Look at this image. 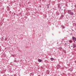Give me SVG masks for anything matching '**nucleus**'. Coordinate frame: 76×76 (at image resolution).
Instances as JSON below:
<instances>
[{
    "instance_id": "nucleus-4",
    "label": "nucleus",
    "mask_w": 76,
    "mask_h": 76,
    "mask_svg": "<svg viewBox=\"0 0 76 76\" xmlns=\"http://www.w3.org/2000/svg\"><path fill=\"white\" fill-rule=\"evenodd\" d=\"M61 5L60 4H58V8H60V7H61Z\"/></svg>"
},
{
    "instance_id": "nucleus-11",
    "label": "nucleus",
    "mask_w": 76,
    "mask_h": 76,
    "mask_svg": "<svg viewBox=\"0 0 76 76\" xmlns=\"http://www.w3.org/2000/svg\"><path fill=\"white\" fill-rule=\"evenodd\" d=\"M69 42H71H71H72V40H69Z\"/></svg>"
},
{
    "instance_id": "nucleus-1",
    "label": "nucleus",
    "mask_w": 76,
    "mask_h": 76,
    "mask_svg": "<svg viewBox=\"0 0 76 76\" xmlns=\"http://www.w3.org/2000/svg\"><path fill=\"white\" fill-rule=\"evenodd\" d=\"M67 13H68L69 15H74V13H73V12H72V10H68Z\"/></svg>"
},
{
    "instance_id": "nucleus-18",
    "label": "nucleus",
    "mask_w": 76,
    "mask_h": 76,
    "mask_svg": "<svg viewBox=\"0 0 76 76\" xmlns=\"http://www.w3.org/2000/svg\"><path fill=\"white\" fill-rule=\"evenodd\" d=\"M73 34L71 33L70 34V35H73Z\"/></svg>"
},
{
    "instance_id": "nucleus-14",
    "label": "nucleus",
    "mask_w": 76,
    "mask_h": 76,
    "mask_svg": "<svg viewBox=\"0 0 76 76\" xmlns=\"http://www.w3.org/2000/svg\"><path fill=\"white\" fill-rule=\"evenodd\" d=\"M65 45H67V44L65 43Z\"/></svg>"
},
{
    "instance_id": "nucleus-17",
    "label": "nucleus",
    "mask_w": 76,
    "mask_h": 76,
    "mask_svg": "<svg viewBox=\"0 0 76 76\" xmlns=\"http://www.w3.org/2000/svg\"><path fill=\"white\" fill-rule=\"evenodd\" d=\"M64 12H65V11H66V9H64Z\"/></svg>"
},
{
    "instance_id": "nucleus-3",
    "label": "nucleus",
    "mask_w": 76,
    "mask_h": 76,
    "mask_svg": "<svg viewBox=\"0 0 76 76\" xmlns=\"http://www.w3.org/2000/svg\"><path fill=\"white\" fill-rule=\"evenodd\" d=\"M72 46L73 47V48H76V45L75 44H72Z\"/></svg>"
},
{
    "instance_id": "nucleus-10",
    "label": "nucleus",
    "mask_w": 76,
    "mask_h": 76,
    "mask_svg": "<svg viewBox=\"0 0 76 76\" xmlns=\"http://www.w3.org/2000/svg\"><path fill=\"white\" fill-rule=\"evenodd\" d=\"M47 8H49V5H47Z\"/></svg>"
},
{
    "instance_id": "nucleus-5",
    "label": "nucleus",
    "mask_w": 76,
    "mask_h": 76,
    "mask_svg": "<svg viewBox=\"0 0 76 76\" xmlns=\"http://www.w3.org/2000/svg\"><path fill=\"white\" fill-rule=\"evenodd\" d=\"M30 76H34V73H31L30 74Z\"/></svg>"
},
{
    "instance_id": "nucleus-20",
    "label": "nucleus",
    "mask_w": 76,
    "mask_h": 76,
    "mask_svg": "<svg viewBox=\"0 0 76 76\" xmlns=\"http://www.w3.org/2000/svg\"><path fill=\"white\" fill-rule=\"evenodd\" d=\"M75 63H76V61H75Z\"/></svg>"
},
{
    "instance_id": "nucleus-12",
    "label": "nucleus",
    "mask_w": 76,
    "mask_h": 76,
    "mask_svg": "<svg viewBox=\"0 0 76 76\" xmlns=\"http://www.w3.org/2000/svg\"><path fill=\"white\" fill-rule=\"evenodd\" d=\"M73 25H75V26H76V23H74Z\"/></svg>"
},
{
    "instance_id": "nucleus-21",
    "label": "nucleus",
    "mask_w": 76,
    "mask_h": 76,
    "mask_svg": "<svg viewBox=\"0 0 76 76\" xmlns=\"http://www.w3.org/2000/svg\"><path fill=\"white\" fill-rule=\"evenodd\" d=\"M75 73H76V72Z\"/></svg>"
},
{
    "instance_id": "nucleus-6",
    "label": "nucleus",
    "mask_w": 76,
    "mask_h": 76,
    "mask_svg": "<svg viewBox=\"0 0 76 76\" xmlns=\"http://www.w3.org/2000/svg\"><path fill=\"white\" fill-rule=\"evenodd\" d=\"M56 15H59L60 13L58 12H56Z\"/></svg>"
},
{
    "instance_id": "nucleus-24",
    "label": "nucleus",
    "mask_w": 76,
    "mask_h": 76,
    "mask_svg": "<svg viewBox=\"0 0 76 76\" xmlns=\"http://www.w3.org/2000/svg\"><path fill=\"white\" fill-rule=\"evenodd\" d=\"M60 49H61V48H60Z\"/></svg>"
},
{
    "instance_id": "nucleus-7",
    "label": "nucleus",
    "mask_w": 76,
    "mask_h": 76,
    "mask_svg": "<svg viewBox=\"0 0 76 76\" xmlns=\"http://www.w3.org/2000/svg\"><path fill=\"white\" fill-rule=\"evenodd\" d=\"M54 59L53 58H50V60H51V61H53V60H54Z\"/></svg>"
},
{
    "instance_id": "nucleus-19",
    "label": "nucleus",
    "mask_w": 76,
    "mask_h": 76,
    "mask_svg": "<svg viewBox=\"0 0 76 76\" xmlns=\"http://www.w3.org/2000/svg\"><path fill=\"white\" fill-rule=\"evenodd\" d=\"M14 76H16V75H14Z\"/></svg>"
},
{
    "instance_id": "nucleus-22",
    "label": "nucleus",
    "mask_w": 76,
    "mask_h": 76,
    "mask_svg": "<svg viewBox=\"0 0 76 76\" xmlns=\"http://www.w3.org/2000/svg\"><path fill=\"white\" fill-rule=\"evenodd\" d=\"M73 31H74V30H73Z\"/></svg>"
},
{
    "instance_id": "nucleus-23",
    "label": "nucleus",
    "mask_w": 76,
    "mask_h": 76,
    "mask_svg": "<svg viewBox=\"0 0 76 76\" xmlns=\"http://www.w3.org/2000/svg\"><path fill=\"white\" fill-rule=\"evenodd\" d=\"M0 51H1L0 50Z\"/></svg>"
},
{
    "instance_id": "nucleus-8",
    "label": "nucleus",
    "mask_w": 76,
    "mask_h": 76,
    "mask_svg": "<svg viewBox=\"0 0 76 76\" xmlns=\"http://www.w3.org/2000/svg\"><path fill=\"white\" fill-rule=\"evenodd\" d=\"M38 61H39V62H41L42 61V60H41L39 59H38Z\"/></svg>"
},
{
    "instance_id": "nucleus-13",
    "label": "nucleus",
    "mask_w": 76,
    "mask_h": 76,
    "mask_svg": "<svg viewBox=\"0 0 76 76\" xmlns=\"http://www.w3.org/2000/svg\"><path fill=\"white\" fill-rule=\"evenodd\" d=\"M62 28H64V26H62Z\"/></svg>"
},
{
    "instance_id": "nucleus-15",
    "label": "nucleus",
    "mask_w": 76,
    "mask_h": 76,
    "mask_svg": "<svg viewBox=\"0 0 76 76\" xmlns=\"http://www.w3.org/2000/svg\"><path fill=\"white\" fill-rule=\"evenodd\" d=\"M5 41H7V38H6L5 39Z\"/></svg>"
},
{
    "instance_id": "nucleus-9",
    "label": "nucleus",
    "mask_w": 76,
    "mask_h": 76,
    "mask_svg": "<svg viewBox=\"0 0 76 76\" xmlns=\"http://www.w3.org/2000/svg\"><path fill=\"white\" fill-rule=\"evenodd\" d=\"M61 15L62 16H64V13H62Z\"/></svg>"
},
{
    "instance_id": "nucleus-16",
    "label": "nucleus",
    "mask_w": 76,
    "mask_h": 76,
    "mask_svg": "<svg viewBox=\"0 0 76 76\" xmlns=\"http://www.w3.org/2000/svg\"><path fill=\"white\" fill-rule=\"evenodd\" d=\"M15 61V62H17V61H16V60H15V61Z\"/></svg>"
},
{
    "instance_id": "nucleus-2",
    "label": "nucleus",
    "mask_w": 76,
    "mask_h": 76,
    "mask_svg": "<svg viewBox=\"0 0 76 76\" xmlns=\"http://www.w3.org/2000/svg\"><path fill=\"white\" fill-rule=\"evenodd\" d=\"M72 40H73V41L74 42H75V41H76V37H72Z\"/></svg>"
}]
</instances>
